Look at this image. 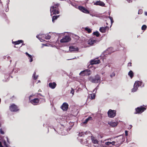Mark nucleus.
I'll use <instances>...</instances> for the list:
<instances>
[{"label":"nucleus","instance_id":"obj_19","mask_svg":"<svg viewBox=\"0 0 147 147\" xmlns=\"http://www.w3.org/2000/svg\"><path fill=\"white\" fill-rule=\"evenodd\" d=\"M100 63V61L98 59H95L91 60L90 61V64L91 65L96 64Z\"/></svg>","mask_w":147,"mask_h":147},{"label":"nucleus","instance_id":"obj_3","mask_svg":"<svg viewBox=\"0 0 147 147\" xmlns=\"http://www.w3.org/2000/svg\"><path fill=\"white\" fill-rule=\"evenodd\" d=\"M139 86H143L144 84L141 81H136L134 85V88L131 89V92H134L136 91Z\"/></svg>","mask_w":147,"mask_h":147},{"label":"nucleus","instance_id":"obj_32","mask_svg":"<svg viewBox=\"0 0 147 147\" xmlns=\"http://www.w3.org/2000/svg\"><path fill=\"white\" fill-rule=\"evenodd\" d=\"M90 96H91V99H93L95 98V94L94 93L91 94L90 95Z\"/></svg>","mask_w":147,"mask_h":147},{"label":"nucleus","instance_id":"obj_47","mask_svg":"<svg viewBox=\"0 0 147 147\" xmlns=\"http://www.w3.org/2000/svg\"><path fill=\"white\" fill-rule=\"evenodd\" d=\"M38 82H40V80H38Z\"/></svg>","mask_w":147,"mask_h":147},{"label":"nucleus","instance_id":"obj_30","mask_svg":"<svg viewBox=\"0 0 147 147\" xmlns=\"http://www.w3.org/2000/svg\"><path fill=\"white\" fill-rule=\"evenodd\" d=\"M85 30H86L89 33H90L91 32V30L88 28H85Z\"/></svg>","mask_w":147,"mask_h":147},{"label":"nucleus","instance_id":"obj_46","mask_svg":"<svg viewBox=\"0 0 147 147\" xmlns=\"http://www.w3.org/2000/svg\"><path fill=\"white\" fill-rule=\"evenodd\" d=\"M130 126H131V127H129V128L128 127V129H130L131 128V127H132L131 125Z\"/></svg>","mask_w":147,"mask_h":147},{"label":"nucleus","instance_id":"obj_24","mask_svg":"<svg viewBox=\"0 0 147 147\" xmlns=\"http://www.w3.org/2000/svg\"><path fill=\"white\" fill-rule=\"evenodd\" d=\"M26 54L27 56L29 57V59H30V61L32 62L33 61V57L32 55L28 54V53L26 52L25 53Z\"/></svg>","mask_w":147,"mask_h":147},{"label":"nucleus","instance_id":"obj_26","mask_svg":"<svg viewBox=\"0 0 147 147\" xmlns=\"http://www.w3.org/2000/svg\"><path fill=\"white\" fill-rule=\"evenodd\" d=\"M23 42V41L22 40H19L18 41H16V42H13L12 43L13 44H14L15 45L19 44L21 43H22Z\"/></svg>","mask_w":147,"mask_h":147},{"label":"nucleus","instance_id":"obj_9","mask_svg":"<svg viewBox=\"0 0 147 147\" xmlns=\"http://www.w3.org/2000/svg\"><path fill=\"white\" fill-rule=\"evenodd\" d=\"M42 37H45V38L47 39H49L51 38L49 34H47L45 35L41 34L36 36V37L38 38L41 42H42V41L43 40V39H41Z\"/></svg>","mask_w":147,"mask_h":147},{"label":"nucleus","instance_id":"obj_38","mask_svg":"<svg viewBox=\"0 0 147 147\" xmlns=\"http://www.w3.org/2000/svg\"><path fill=\"white\" fill-rule=\"evenodd\" d=\"M142 10H141V9L139 11L138 14L142 13Z\"/></svg>","mask_w":147,"mask_h":147},{"label":"nucleus","instance_id":"obj_6","mask_svg":"<svg viewBox=\"0 0 147 147\" xmlns=\"http://www.w3.org/2000/svg\"><path fill=\"white\" fill-rule=\"evenodd\" d=\"M89 80L92 83H95L100 82V77L98 75L95 76V78H94L90 77L89 78Z\"/></svg>","mask_w":147,"mask_h":147},{"label":"nucleus","instance_id":"obj_17","mask_svg":"<svg viewBox=\"0 0 147 147\" xmlns=\"http://www.w3.org/2000/svg\"><path fill=\"white\" fill-rule=\"evenodd\" d=\"M61 109L64 111H66L68 108V105L66 102H64L61 106Z\"/></svg>","mask_w":147,"mask_h":147},{"label":"nucleus","instance_id":"obj_14","mask_svg":"<svg viewBox=\"0 0 147 147\" xmlns=\"http://www.w3.org/2000/svg\"><path fill=\"white\" fill-rule=\"evenodd\" d=\"M118 122L117 121H111L109 122L108 123V124L112 127H116L118 124Z\"/></svg>","mask_w":147,"mask_h":147},{"label":"nucleus","instance_id":"obj_31","mask_svg":"<svg viewBox=\"0 0 147 147\" xmlns=\"http://www.w3.org/2000/svg\"><path fill=\"white\" fill-rule=\"evenodd\" d=\"M59 17V16H53L52 18V22H54L55 20L56 19Z\"/></svg>","mask_w":147,"mask_h":147},{"label":"nucleus","instance_id":"obj_48","mask_svg":"<svg viewBox=\"0 0 147 147\" xmlns=\"http://www.w3.org/2000/svg\"><path fill=\"white\" fill-rule=\"evenodd\" d=\"M63 33H62V34H62V35H63Z\"/></svg>","mask_w":147,"mask_h":147},{"label":"nucleus","instance_id":"obj_41","mask_svg":"<svg viewBox=\"0 0 147 147\" xmlns=\"http://www.w3.org/2000/svg\"><path fill=\"white\" fill-rule=\"evenodd\" d=\"M4 145H5L7 147V144H6V142H5V141H4Z\"/></svg>","mask_w":147,"mask_h":147},{"label":"nucleus","instance_id":"obj_12","mask_svg":"<svg viewBox=\"0 0 147 147\" xmlns=\"http://www.w3.org/2000/svg\"><path fill=\"white\" fill-rule=\"evenodd\" d=\"M91 139L92 143L94 144L95 146H98V144L99 142L93 136H91Z\"/></svg>","mask_w":147,"mask_h":147},{"label":"nucleus","instance_id":"obj_33","mask_svg":"<svg viewBox=\"0 0 147 147\" xmlns=\"http://www.w3.org/2000/svg\"><path fill=\"white\" fill-rule=\"evenodd\" d=\"M146 26L145 25H144L142 26V30H145L146 29Z\"/></svg>","mask_w":147,"mask_h":147},{"label":"nucleus","instance_id":"obj_11","mask_svg":"<svg viewBox=\"0 0 147 147\" xmlns=\"http://www.w3.org/2000/svg\"><path fill=\"white\" fill-rule=\"evenodd\" d=\"M91 74L90 70H86L82 71L80 73V75L82 76L89 75Z\"/></svg>","mask_w":147,"mask_h":147},{"label":"nucleus","instance_id":"obj_43","mask_svg":"<svg viewBox=\"0 0 147 147\" xmlns=\"http://www.w3.org/2000/svg\"><path fill=\"white\" fill-rule=\"evenodd\" d=\"M6 138L7 140V142H8V143H9V140H8V138L7 137Z\"/></svg>","mask_w":147,"mask_h":147},{"label":"nucleus","instance_id":"obj_18","mask_svg":"<svg viewBox=\"0 0 147 147\" xmlns=\"http://www.w3.org/2000/svg\"><path fill=\"white\" fill-rule=\"evenodd\" d=\"M98 42V40H96L94 39L93 38H91L88 40V43L89 45H92Z\"/></svg>","mask_w":147,"mask_h":147},{"label":"nucleus","instance_id":"obj_16","mask_svg":"<svg viewBox=\"0 0 147 147\" xmlns=\"http://www.w3.org/2000/svg\"><path fill=\"white\" fill-rule=\"evenodd\" d=\"M70 40V38L69 36H66L65 38L61 40L60 42H66L69 41Z\"/></svg>","mask_w":147,"mask_h":147},{"label":"nucleus","instance_id":"obj_8","mask_svg":"<svg viewBox=\"0 0 147 147\" xmlns=\"http://www.w3.org/2000/svg\"><path fill=\"white\" fill-rule=\"evenodd\" d=\"M33 95H30L29 97V99L30 102L34 105H36L38 104L39 102V100L37 98H34L33 100H31L32 96Z\"/></svg>","mask_w":147,"mask_h":147},{"label":"nucleus","instance_id":"obj_42","mask_svg":"<svg viewBox=\"0 0 147 147\" xmlns=\"http://www.w3.org/2000/svg\"><path fill=\"white\" fill-rule=\"evenodd\" d=\"M0 147H3L1 143L0 142Z\"/></svg>","mask_w":147,"mask_h":147},{"label":"nucleus","instance_id":"obj_15","mask_svg":"<svg viewBox=\"0 0 147 147\" xmlns=\"http://www.w3.org/2000/svg\"><path fill=\"white\" fill-rule=\"evenodd\" d=\"M78 9L80 11L84 13H89V11L88 10L82 6H79Z\"/></svg>","mask_w":147,"mask_h":147},{"label":"nucleus","instance_id":"obj_34","mask_svg":"<svg viewBox=\"0 0 147 147\" xmlns=\"http://www.w3.org/2000/svg\"><path fill=\"white\" fill-rule=\"evenodd\" d=\"M70 93L72 94V96L74 95V90L72 88H71Z\"/></svg>","mask_w":147,"mask_h":147},{"label":"nucleus","instance_id":"obj_40","mask_svg":"<svg viewBox=\"0 0 147 147\" xmlns=\"http://www.w3.org/2000/svg\"><path fill=\"white\" fill-rule=\"evenodd\" d=\"M128 66H131V63H129L128 64Z\"/></svg>","mask_w":147,"mask_h":147},{"label":"nucleus","instance_id":"obj_10","mask_svg":"<svg viewBox=\"0 0 147 147\" xmlns=\"http://www.w3.org/2000/svg\"><path fill=\"white\" fill-rule=\"evenodd\" d=\"M10 110L13 112H16L19 110L18 107L14 104H12L9 107Z\"/></svg>","mask_w":147,"mask_h":147},{"label":"nucleus","instance_id":"obj_36","mask_svg":"<svg viewBox=\"0 0 147 147\" xmlns=\"http://www.w3.org/2000/svg\"><path fill=\"white\" fill-rule=\"evenodd\" d=\"M115 74L114 73V72H113L110 75V76L111 77H112L114 76H115Z\"/></svg>","mask_w":147,"mask_h":147},{"label":"nucleus","instance_id":"obj_23","mask_svg":"<svg viewBox=\"0 0 147 147\" xmlns=\"http://www.w3.org/2000/svg\"><path fill=\"white\" fill-rule=\"evenodd\" d=\"M108 28L107 27H102L100 28V31L102 33H105L107 28Z\"/></svg>","mask_w":147,"mask_h":147},{"label":"nucleus","instance_id":"obj_35","mask_svg":"<svg viewBox=\"0 0 147 147\" xmlns=\"http://www.w3.org/2000/svg\"><path fill=\"white\" fill-rule=\"evenodd\" d=\"M109 18L111 20V24H112V23L113 22V18L112 17H110V16H109Z\"/></svg>","mask_w":147,"mask_h":147},{"label":"nucleus","instance_id":"obj_25","mask_svg":"<svg viewBox=\"0 0 147 147\" xmlns=\"http://www.w3.org/2000/svg\"><path fill=\"white\" fill-rule=\"evenodd\" d=\"M92 120V118L91 117H89L88 118L86 119L85 121L83 122V123L84 124H86L88 121Z\"/></svg>","mask_w":147,"mask_h":147},{"label":"nucleus","instance_id":"obj_27","mask_svg":"<svg viewBox=\"0 0 147 147\" xmlns=\"http://www.w3.org/2000/svg\"><path fill=\"white\" fill-rule=\"evenodd\" d=\"M128 75L130 76L131 78H132L134 76V73L133 71H130L128 74Z\"/></svg>","mask_w":147,"mask_h":147},{"label":"nucleus","instance_id":"obj_37","mask_svg":"<svg viewBox=\"0 0 147 147\" xmlns=\"http://www.w3.org/2000/svg\"><path fill=\"white\" fill-rule=\"evenodd\" d=\"M0 132L2 134H4L3 131L1 129H0Z\"/></svg>","mask_w":147,"mask_h":147},{"label":"nucleus","instance_id":"obj_1","mask_svg":"<svg viewBox=\"0 0 147 147\" xmlns=\"http://www.w3.org/2000/svg\"><path fill=\"white\" fill-rule=\"evenodd\" d=\"M91 135V133L89 131H87L85 132H81L79 133L78 139L80 140L81 143L86 144H87V145L89 146V140L90 139V136Z\"/></svg>","mask_w":147,"mask_h":147},{"label":"nucleus","instance_id":"obj_13","mask_svg":"<svg viewBox=\"0 0 147 147\" xmlns=\"http://www.w3.org/2000/svg\"><path fill=\"white\" fill-rule=\"evenodd\" d=\"M146 109L143 107H138L136 109V113H141L144 111Z\"/></svg>","mask_w":147,"mask_h":147},{"label":"nucleus","instance_id":"obj_7","mask_svg":"<svg viewBox=\"0 0 147 147\" xmlns=\"http://www.w3.org/2000/svg\"><path fill=\"white\" fill-rule=\"evenodd\" d=\"M116 113L115 110L110 109L107 112L108 116L110 118H113L116 116Z\"/></svg>","mask_w":147,"mask_h":147},{"label":"nucleus","instance_id":"obj_22","mask_svg":"<svg viewBox=\"0 0 147 147\" xmlns=\"http://www.w3.org/2000/svg\"><path fill=\"white\" fill-rule=\"evenodd\" d=\"M94 4L96 5H99L101 6H104L105 4L102 2L100 1H98L94 3Z\"/></svg>","mask_w":147,"mask_h":147},{"label":"nucleus","instance_id":"obj_4","mask_svg":"<svg viewBox=\"0 0 147 147\" xmlns=\"http://www.w3.org/2000/svg\"><path fill=\"white\" fill-rule=\"evenodd\" d=\"M114 140L116 143L115 146H119L124 141V139L122 136H120L116 137Z\"/></svg>","mask_w":147,"mask_h":147},{"label":"nucleus","instance_id":"obj_45","mask_svg":"<svg viewBox=\"0 0 147 147\" xmlns=\"http://www.w3.org/2000/svg\"><path fill=\"white\" fill-rule=\"evenodd\" d=\"M145 15L147 16V12H145Z\"/></svg>","mask_w":147,"mask_h":147},{"label":"nucleus","instance_id":"obj_28","mask_svg":"<svg viewBox=\"0 0 147 147\" xmlns=\"http://www.w3.org/2000/svg\"><path fill=\"white\" fill-rule=\"evenodd\" d=\"M93 34L96 35L97 37H98L99 36L100 34L98 31H96L93 32Z\"/></svg>","mask_w":147,"mask_h":147},{"label":"nucleus","instance_id":"obj_2","mask_svg":"<svg viewBox=\"0 0 147 147\" xmlns=\"http://www.w3.org/2000/svg\"><path fill=\"white\" fill-rule=\"evenodd\" d=\"M112 138H109L103 141H101V146L102 147H107L111 145H115V142L112 141L111 139Z\"/></svg>","mask_w":147,"mask_h":147},{"label":"nucleus","instance_id":"obj_39","mask_svg":"<svg viewBox=\"0 0 147 147\" xmlns=\"http://www.w3.org/2000/svg\"><path fill=\"white\" fill-rule=\"evenodd\" d=\"M125 133L126 136H127L128 135V131H125Z\"/></svg>","mask_w":147,"mask_h":147},{"label":"nucleus","instance_id":"obj_21","mask_svg":"<svg viewBox=\"0 0 147 147\" xmlns=\"http://www.w3.org/2000/svg\"><path fill=\"white\" fill-rule=\"evenodd\" d=\"M49 87L52 89L55 88L57 84L55 82L50 83L49 84Z\"/></svg>","mask_w":147,"mask_h":147},{"label":"nucleus","instance_id":"obj_44","mask_svg":"<svg viewBox=\"0 0 147 147\" xmlns=\"http://www.w3.org/2000/svg\"><path fill=\"white\" fill-rule=\"evenodd\" d=\"M127 1L129 3L131 2V0H127Z\"/></svg>","mask_w":147,"mask_h":147},{"label":"nucleus","instance_id":"obj_5","mask_svg":"<svg viewBox=\"0 0 147 147\" xmlns=\"http://www.w3.org/2000/svg\"><path fill=\"white\" fill-rule=\"evenodd\" d=\"M59 5L58 4H56L55 5L52 6L50 9L51 15L54 14H58L59 11L58 10L57 7Z\"/></svg>","mask_w":147,"mask_h":147},{"label":"nucleus","instance_id":"obj_29","mask_svg":"<svg viewBox=\"0 0 147 147\" xmlns=\"http://www.w3.org/2000/svg\"><path fill=\"white\" fill-rule=\"evenodd\" d=\"M33 76L34 80H36L38 77V76L36 75V73L34 72L33 74Z\"/></svg>","mask_w":147,"mask_h":147},{"label":"nucleus","instance_id":"obj_20","mask_svg":"<svg viewBox=\"0 0 147 147\" xmlns=\"http://www.w3.org/2000/svg\"><path fill=\"white\" fill-rule=\"evenodd\" d=\"M69 50L71 52H76L78 50V48L76 47L70 46L69 48Z\"/></svg>","mask_w":147,"mask_h":147}]
</instances>
